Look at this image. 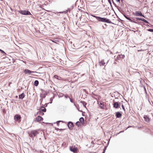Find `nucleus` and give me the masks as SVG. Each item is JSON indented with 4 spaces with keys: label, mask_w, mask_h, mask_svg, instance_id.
Wrapping results in <instances>:
<instances>
[{
    "label": "nucleus",
    "mask_w": 153,
    "mask_h": 153,
    "mask_svg": "<svg viewBox=\"0 0 153 153\" xmlns=\"http://www.w3.org/2000/svg\"><path fill=\"white\" fill-rule=\"evenodd\" d=\"M99 21L102 22H104L108 23H112V22L109 19H107V18H102L100 17Z\"/></svg>",
    "instance_id": "1"
},
{
    "label": "nucleus",
    "mask_w": 153,
    "mask_h": 153,
    "mask_svg": "<svg viewBox=\"0 0 153 153\" xmlns=\"http://www.w3.org/2000/svg\"><path fill=\"white\" fill-rule=\"evenodd\" d=\"M38 134L39 132L36 130L32 131L30 132V137H33L36 136Z\"/></svg>",
    "instance_id": "2"
},
{
    "label": "nucleus",
    "mask_w": 153,
    "mask_h": 153,
    "mask_svg": "<svg viewBox=\"0 0 153 153\" xmlns=\"http://www.w3.org/2000/svg\"><path fill=\"white\" fill-rule=\"evenodd\" d=\"M133 15L137 16H140L145 17L143 15L140 11H136L135 13L133 12Z\"/></svg>",
    "instance_id": "3"
},
{
    "label": "nucleus",
    "mask_w": 153,
    "mask_h": 153,
    "mask_svg": "<svg viewBox=\"0 0 153 153\" xmlns=\"http://www.w3.org/2000/svg\"><path fill=\"white\" fill-rule=\"evenodd\" d=\"M19 12L21 14L24 15H31L29 11L26 10H20L19 11Z\"/></svg>",
    "instance_id": "4"
},
{
    "label": "nucleus",
    "mask_w": 153,
    "mask_h": 153,
    "mask_svg": "<svg viewBox=\"0 0 153 153\" xmlns=\"http://www.w3.org/2000/svg\"><path fill=\"white\" fill-rule=\"evenodd\" d=\"M21 117L20 115L16 114L14 117V119L16 121H18L19 123L21 121Z\"/></svg>",
    "instance_id": "5"
},
{
    "label": "nucleus",
    "mask_w": 153,
    "mask_h": 153,
    "mask_svg": "<svg viewBox=\"0 0 153 153\" xmlns=\"http://www.w3.org/2000/svg\"><path fill=\"white\" fill-rule=\"evenodd\" d=\"M70 151L72 152H73L74 153L77 152V149L76 147H75V146H70Z\"/></svg>",
    "instance_id": "6"
},
{
    "label": "nucleus",
    "mask_w": 153,
    "mask_h": 153,
    "mask_svg": "<svg viewBox=\"0 0 153 153\" xmlns=\"http://www.w3.org/2000/svg\"><path fill=\"white\" fill-rule=\"evenodd\" d=\"M69 128L71 130L74 127L73 123L71 122H69L67 125Z\"/></svg>",
    "instance_id": "7"
},
{
    "label": "nucleus",
    "mask_w": 153,
    "mask_h": 153,
    "mask_svg": "<svg viewBox=\"0 0 153 153\" xmlns=\"http://www.w3.org/2000/svg\"><path fill=\"white\" fill-rule=\"evenodd\" d=\"M43 120V119L42 117H41V116H38L35 118L34 120V122H38L41 120Z\"/></svg>",
    "instance_id": "8"
},
{
    "label": "nucleus",
    "mask_w": 153,
    "mask_h": 153,
    "mask_svg": "<svg viewBox=\"0 0 153 153\" xmlns=\"http://www.w3.org/2000/svg\"><path fill=\"white\" fill-rule=\"evenodd\" d=\"M24 72L25 74H29L31 73H36V72H34L33 71H31L28 69H25L24 70Z\"/></svg>",
    "instance_id": "9"
},
{
    "label": "nucleus",
    "mask_w": 153,
    "mask_h": 153,
    "mask_svg": "<svg viewBox=\"0 0 153 153\" xmlns=\"http://www.w3.org/2000/svg\"><path fill=\"white\" fill-rule=\"evenodd\" d=\"M124 16L127 19L130 21L131 22H134V23H136V24H138V23L137 22L132 20L130 18L127 17V16H126L125 15H124Z\"/></svg>",
    "instance_id": "10"
},
{
    "label": "nucleus",
    "mask_w": 153,
    "mask_h": 153,
    "mask_svg": "<svg viewBox=\"0 0 153 153\" xmlns=\"http://www.w3.org/2000/svg\"><path fill=\"white\" fill-rule=\"evenodd\" d=\"M143 118L144 119L145 121L147 122H148L149 121L150 119L149 118V117H148L147 116L144 115Z\"/></svg>",
    "instance_id": "11"
},
{
    "label": "nucleus",
    "mask_w": 153,
    "mask_h": 153,
    "mask_svg": "<svg viewBox=\"0 0 153 153\" xmlns=\"http://www.w3.org/2000/svg\"><path fill=\"white\" fill-rule=\"evenodd\" d=\"M119 106V104L117 102H115L113 104V107L115 108H117Z\"/></svg>",
    "instance_id": "12"
},
{
    "label": "nucleus",
    "mask_w": 153,
    "mask_h": 153,
    "mask_svg": "<svg viewBox=\"0 0 153 153\" xmlns=\"http://www.w3.org/2000/svg\"><path fill=\"white\" fill-rule=\"evenodd\" d=\"M116 116L117 118H120L122 116L121 114L119 112H117L116 113Z\"/></svg>",
    "instance_id": "13"
},
{
    "label": "nucleus",
    "mask_w": 153,
    "mask_h": 153,
    "mask_svg": "<svg viewBox=\"0 0 153 153\" xmlns=\"http://www.w3.org/2000/svg\"><path fill=\"white\" fill-rule=\"evenodd\" d=\"M105 63L104 62V60H102L99 62V65L100 66H103L105 65Z\"/></svg>",
    "instance_id": "14"
},
{
    "label": "nucleus",
    "mask_w": 153,
    "mask_h": 153,
    "mask_svg": "<svg viewBox=\"0 0 153 153\" xmlns=\"http://www.w3.org/2000/svg\"><path fill=\"white\" fill-rule=\"evenodd\" d=\"M25 94L24 93H22L19 96V99H23L25 97Z\"/></svg>",
    "instance_id": "15"
},
{
    "label": "nucleus",
    "mask_w": 153,
    "mask_h": 153,
    "mask_svg": "<svg viewBox=\"0 0 153 153\" xmlns=\"http://www.w3.org/2000/svg\"><path fill=\"white\" fill-rule=\"evenodd\" d=\"M124 57H125V56L124 55H123L122 54L118 55L117 57L118 59H119V58L123 59V58H124Z\"/></svg>",
    "instance_id": "16"
},
{
    "label": "nucleus",
    "mask_w": 153,
    "mask_h": 153,
    "mask_svg": "<svg viewBox=\"0 0 153 153\" xmlns=\"http://www.w3.org/2000/svg\"><path fill=\"white\" fill-rule=\"evenodd\" d=\"M79 121H80V122L82 124L84 123V119L83 117H81L79 119Z\"/></svg>",
    "instance_id": "17"
},
{
    "label": "nucleus",
    "mask_w": 153,
    "mask_h": 153,
    "mask_svg": "<svg viewBox=\"0 0 153 153\" xmlns=\"http://www.w3.org/2000/svg\"><path fill=\"white\" fill-rule=\"evenodd\" d=\"M39 83V82L37 80H36L34 82V85L35 86H37V85H38Z\"/></svg>",
    "instance_id": "18"
},
{
    "label": "nucleus",
    "mask_w": 153,
    "mask_h": 153,
    "mask_svg": "<svg viewBox=\"0 0 153 153\" xmlns=\"http://www.w3.org/2000/svg\"><path fill=\"white\" fill-rule=\"evenodd\" d=\"M81 103L84 106L85 108H86V105L87 104V103L84 101H81Z\"/></svg>",
    "instance_id": "19"
},
{
    "label": "nucleus",
    "mask_w": 153,
    "mask_h": 153,
    "mask_svg": "<svg viewBox=\"0 0 153 153\" xmlns=\"http://www.w3.org/2000/svg\"><path fill=\"white\" fill-rule=\"evenodd\" d=\"M91 16H92L93 17L96 18L97 19V20L99 21L100 17L97 16H96L93 15H91Z\"/></svg>",
    "instance_id": "20"
},
{
    "label": "nucleus",
    "mask_w": 153,
    "mask_h": 153,
    "mask_svg": "<svg viewBox=\"0 0 153 153\" xmlns=\"http://www.w3.org/2000/svg\"><path fill=\"white\" fill-rule=\"evenodd\" d=\"M42 108H43V109H41L40 111H41L44 112H46V109L43 107H42Z\"/></svg>",
    "instance_id": "21"
},
{
    "label": "nucleus",
    "mask_w": 153,
    "mask_h": 153,
    "mask_svg": "<svg viewBox=\"0 0 153 153\" xmlns=\"http://www.w3.org/2000/svg\"><path fill=\"white\" fill-rule=\"evenodd\" d=\"M100 107L102 109H103L104 108V105L103 104H102V103H100Z\"/></svg>",
    "instance_id": "22"
},
{
    "label": "nucleus",
    "mask_w": 153,
    "mask_h": 153,
    "mask_svg": "<svg viewBox=\"0 0 153 153\" xmlns=\"http://www.w3.org/2000/svg\"><path fill=\"white\" fill-rule=\"evenodd\" d=\"M141 21H142L146 23H148V24L149 23V22H148L147 21L146 19H144L142 18Z\"/></svg>",
    "instance_id": "23"
},
{
    "label": "nucleus",
    "mask_w": 153,
    "mask_h": 153,
    "mask_svg": "<svg viewBox=\"0 0 153 153\" xmlns=\"http://www.w3.org/2000/svg\"><path fill=\"white\" fill-rule=\"evenodd\" d=\"M37 114H39L40 115H43L44 114V113L42 111H39L38 112Z\"/></svg>",
    "instance_id": "24"
},
{
    "label": "nucleus",
    "mask_w": 153,
    "mask_h": 153,
    "mask_svg": "<svg viewBox=\"0 0 153 153\" xmlns=\"http://www.w3.org/2000/svg\"><path fill=\"white\" fill-rule=\"evenodd\" d=\"M76 126H77L78 127H79L80 126V123L79 121H77L76 123Z\"/></svg>",
    "instance_id": "25"
},
{
    "label": "nucleus",
    "mask_w": 153,
    "mask_h": 153,
    "mask_svg": "<svg viewBox=\"0 0 153 153\" xmlns=\"http://www.w3.org/2000/svg\"><path fill=\"white\" fill-rule=\"evenodd\" d=\"M0 51L1 52V53L3 54V55H6V53L2 50L0 49Z\"/></svg>",
    "instance_id": "26"
},
{
    "label": "nucleus",
    "mask_w": 153,
    "mask_h": 153,
    "mask_svg": "<svg viewBox=\"0 0 153 153\" xmlns=\"http://www.w3.org/2000/svg\"><path fill=\"white\" fill-rule=\"evenodd\" d=\"M63 122V121H57V122H56V123H57V125L58 126L59 124V122Z\"/></svg>",
    "instance_id": "27"
},
{
    "label": "nucleus",
    "mask_w": 153,
    "mask_h": 153,
    "mask_svg": "<svg viewBox=\"0 0 153 153\" xmlns=\"http://www.w3.org/2000/svg\"><path fill=\"white\" fill-rule=\"evenodd\" d=\"M147 30L150 32H153V29H148Z\"/></svg>",
    "instance_id": "28"
},
{
    "label": "nucleus",
    "mask_w": 153,
    "mask_h": 153,
    "mask_svg": "<svg viewBox=\"0 0 153 153\" xmlns=\"http://www.w3.org/2000/svg\"><path fill=\"white\" fill-rule=\"evenodd\" d=\"M136 19L137 20H141L142 18H139L138 17H137L136 18Z\"/></svg>",
    "instance_id": "29"
},
{
    "label": "nucleus",
    "mask_w": 153,
    "mask_h": 153,
    "mask_svg": "<svg viewBox=\"0 0 153 153\" xmlns=\"http://www.w3.org/2000/svg\"><path fill=\"white\" fill-rule=\"evenodd\" d=\"M69 98L70 99V102H74V101L73 100L71 99V98H70V97H69Z\"/></svg>",
    "instance_id": "30"
},
{
    "label": "nucleus",
    "mask_w": 153,
    "mask_h": 153,
    "mask_svg": "<svg viewBox=\"0 0 153 153\" xmlns=\"http://www.w3.org/2000/svg\"><path fill=\"white\" fill-rule=\"evenodd\" d=\"M122 107L123 108V109L124 110V111H125V108L124 106L123 105H122Z\"/></svg>",
    "instance_id": "31"
},
{
    "label": "nucleus",
    "mask_w": 153,
    "mask_h": 153,
    "mask_svg": "<svg viewBox=\"0 0 153 153\" xmlns=\"http://www.w3.org/2000/svg\"><path fill=\"white\" fill-rule=\"evenodd\" d=\"M54 77L55 78H56L58 79H59L58 78V76H57V75H55L54 76Z\"/></svg>",
    "instance_id": "32"
},
{
    "label": "nucleus",
    "mask_w": 153,
    "mask_h": 153,
    "mask_svg": "<svg viewBox=\"0 0 153 153\" xmlns=\"http://www.w3.org/2000/svg\"><path fill=\"white\" fill-rule=\"evenodd\" d=\"M108 0V2H109V4L111 5V0Z\"/></svg>",
    "instance_id": "33"
},
{
    "label": "nucleus",
    "mask_w": 153,
    "mask_h": 153,
    "mask_svg": "<svg viewBox=\"0 0 153 153\" xmlns=\"http://www.w3.org/2000/svg\"><path fill=\"white\" fill-rule=\"evenodd\" d=\"M106 146L103 149V152H105V150H106Z\"/></svg>",
    "instance_id": "34"
},
{
    "label": "nucleus",
    "mask_w": 153,
    "mask_h": 153,
    "mask_svg": "<svg viewBox=\"0 0 153 153\" xmlns=\"http://www.w3.org/2000/svg\"><path fill=\"white\" fill-rule=\"evenodd\" d=\"M64 96H65V98H67V97H68V96L67 95H65Z\"/></svg>",
    "instance_id": "35"
},
{
    "label": "nucleus",
    "mask_w": 153,
    "mask_h": 153,
    "mask_svg": "<svg viewBox=\"0 0 153 153\" xmlns=\"http://www.w3.org/2000/svg\"><path fill=\"white\" fill-rule=\"evenodd\" d=\"M67 10L66 11H64V12H60V13H67Z\"/></svg>",
    "instance_id": "36"
},
{
    "label": "nucleus",
    "mask_w": 153,
    "mask_h": 153,
    "mask_svg": "<svg viewBox=\"0 0 153 153\" xmlns=\"http://www.w3.org/2000/svg\"><path fill=\"white\" fill-rule=\"evenodd\" d=\"M59 96L61 97H63V94H61V95H60V94H59Z\"/></svg>",
    "instance_id": "37"
},
{
    "label": "nucleus",
    "mask_w": 153,
    "mask_h": 153,
    "mask_svg": "<svg viewBox=\"0 0 153 153\" xmlns=\"http://www.w3.org/2000/svg\"><path fill=\"white\" fill-rule=\"evenodd\" d=\"M117 2H120V0H116Z\"/></svg>",
    "instance_id": "38"
},
{
    "label": "nucleus",
    "mask_w": 153,
    "mask_h": 153,
    "mask_svg": "<svg viewBox=\"0 0 153 153\" xmlns=\"http://www.w3.org/2000/svg\"><path fill=\"white\" fill-rule=\"evenodd\" d=\"M50 100L51 101L50 103H51L52 102V98H51L50 99Z\"/></svg>",
    "instance_id": "39"
},
{
    "label": "nucleus",
    "mask_w": 153,
    "mask_h": 153,
    "mask_svg": "<svg viewBox=\"0 0 153 153\" xmlns=\"http://www.w3.org/2000/svg\"><path fill=\"white\" fill-rule=\"evenodd\" d=\"M112 2H113V4H115V3H114V1H113V0H112Z\"/></svg>",
    "instance_id": "40"
},
{
    "label": "nucleus",
    "mask_w": 153,
    "mask_h": 153,
    "mask_svg": "<svg viewBox=\"0 0 153 153\" xmlns=\"http://www.w3.org/2000/svg\"><path fill=\"white\" fill-rule=\"evenodd\" d=\"M144 89L145 91H146V89L145 87H144Z\"/></svg>",
    "instance_id": "41"
},
{
    "label": "nucleus",
    "mask_w": 153,
    "mask_h": 153,
    "mask_svg": "<svg viewBox=\"0 0 153 153\" xmlns=\"http://www.w3.org/2000/svg\"><path fill=\"white\" fill-rule=\"evenodd\" d=\"M123 0H121V1L122 2V3L123 2Z\"/></svg>",
    "instance_id": "42"
},
{
    "label": "nucleus",
    "mask_w": 153,
    "mask_h": 153,
    "mask_svg": "<svg viewBox=\"0 0 153 153\" xmlns=\"http://www.w3.org/2000/svg\"><path fill=\"white\" fill-rule=\"evenodd\" d=\"M119 105H121V103L120 102L119 103Z\"/></svg>",
    "instance_id": "43"
},
{
    "label": "nucleus",
    "mask_w": 153,
    "mask_h": 153,
    "mask_svg": "<svg viewBox=\"0 0 153 153\" xmlns=\"http://www.w3.org/2000/svg\"><path fill=\"white\" fill-rule=\"evenodd\" d=\"M11 83V82H10L9 83V85H10V84Z\"/></svg>",
    "instance_id": "44"
},
{
    "label": "nucleus",
    "mask_w": 153,
    "mask_h": 153,
    "mask_svg": "<svg viewBox=\"0 0 153 153\" xmlns=\"http://www.w3.org/2000/svg\"><path fill=\"white\" fill-rule=\"evenodd\" d=\"M105 153V152L103 151L102 153Z\"/></svg>",
    "instance_id": "45"
},
{
    "label": "nucleus",
    "mask_w": 153,
    "mask_h": 153,
    "mask_svg": "<svg viewBox=\"0 0 153 153\" xmlns=\"http://www.w3.org/2000/svg\"><path fill=\"white\" fill-rule=\"evenodd\" d=\"M52 42H55L54 41H53V40L52 41Z\"/></svg>",
    "instance_id": "46"
},
{
    "label": "nucleus",
    "mask_w": 153,
    "mask_h": 153,
    "mask_svg": "<svg viewBox=\"0 0 153 153\" xmlns=\"http://www.w3.org/2000/svg\"><path fill=\"white\" fill-rule=\"evenodd\" d=\"M152 102V104H153V102Z\"/></svg>",
    "instance_id": "47"
},
{
    "label": "nucleus",
    "mask_w": 153,
    "mask_h": 153,
    "mask_svg": "<svg viewBox=\"0 0 153 153\" xmlns=\"http://www.w3.org/2000/svg\"><path fill=\"white\" fill-rule=\"evenodd\" d=\"M91 143H93V142L92 141L91 142Z\"/></svg>",
    "instance_id": "48"
}]
</instances>
